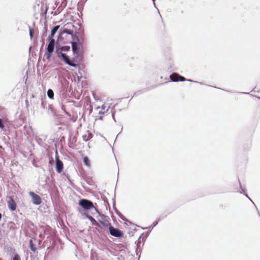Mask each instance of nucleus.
<instances>
[{
    "label": "nucleus",
    "instance_id": "obj_1",
    "mask_svg": "<svg viewBox=\"0 0 260 260\" xmlns=\"http://www.w3.org/2000/svg\"><path fill=\"white\" fill-rule=\"evenodd\" d=\"M70 46H66L62 47L60 48L61 51H60L59 50H57V56L59 58L61 59L62 60H63L66 63H67L69 66H72V67H77V64L72 62L71 61V60L69 59V57L66 54L62 52L68 51L69 50H70Z\"/></svg>",
    "mask_w": 260,
    "mask_h": 260
},
{
    "label": "nucleus",
    "instance_id": "obj_2",
    "mask_svg": "<svg viewBox=\"0 0 260 260\" xmlns=\"http://www.w3.org/2000/svg\"><path fill=\"white\" fill-rule=\"evenodd\" d=\"M79 204L85 210H89L94 207L91 202L85 199L80 200Z\"/></svg>",
    "mask_w": 260,
    "mask_h": 260
},
{
    "label": "nucleus",
    "instance_id": "obj_3",
    "mask_svg": "<svg viewBox=\"0 0 260 260\" xmlns=\"http://www.w3.org/2000/svg\"><path fill=\"white\" fill-rule=\"evenodd\" d=\"M108 225H109L110 233L112 236L117 238L121 237L122 236V233L120 230L111 226L110 224H107V226Z\"/></svg>",
    "mask_w": 260,
    "mask_h": 260
},
{
    "label": "nucleus",
    "instance_id": "obj_4",
    "mask_svg": "<svg viewBox=\"0 0 260 260\" xmlns=\"http://www.w3.org/2000/svg\"><path fill=\"white\" fill-rule=\"evenodd\" d=\"M55 160L56 171L57 172L60 173L63 170V162L59 159V156L58 155L57 152H56Z\"/></svg>",
    "mask_w": 260,
    "mask_h": 260
},
{
    "label": "nucleus",
    "instance_id": "obj_5",
    "mask_svg": "<svg viewBox=\"0 0 260 260\" xmlns=\"http://www.w3.org/2000/svg\"><path fill=\"white\" fill-rule=\"evenodd\" d=\"M29 194L32 198V202L34 204L38 205L41 204L42 200L39 196L32 191L29 192Z\"/></svg>",
    "mask_w": 260,
    "mask_h": 260
},
{
    "label": "nucleus",
    "instance_id": "obj_6",
    "mask_svg": "<svg viewBox=\"0 0 260 260\" xmlns=\"http://www.w3.org/2000/svg\"><path fill=\"white\" fill-rule=\"evenodd\" d=\"M170 79L172 81L177 82L178 81H184L186 79L182 76L179 75L177 73H174L170 76Z\"/></svg>",
    "mask_w": 260,
    "mask_h": 260
},
{
    "label": "nucleus",
    "instance_id": "obj_7",
    "mask_svg": "<svg viewBox=\"0 0 260 260\" xmlns=\"http://www.w3.org/2000/svg\"><path fill=\"white\" fill-rule=\"evenodd\" d=\"M8 205L9 209L11 211H14L16 209V204L15 201L12 197L9 198V200L8 202Z\"/></svg>",
    "mask_w": 260,
    "mask_h": 260
},
{
    "label": "nucleus",
    "instance_id": "obj_8",
    "mask_svg": "<svg viewBox=\"0 0 260 260\" xmlns=\"http://www.w3.org/2000/svg\"><path fill=\"white\" fill-rule=\"evenodd\" d=\"M72 50L73 51L74 55L77 57L79 55V50L78 44L76 42L72 43Z\"/></svg>",
    "mask_w": 260,
    "mask_h": 260
},
{
    "label": "nucleus",
    "instance_id": "obj_9",
    "mask_svg": "<svg viewBox=\"0 0 260 260\" xmlns=\"http://www.w3.org/2000/svg\"><path fill=\"white\" fill-rule=\"evenodd\" d=\"M109 107L105 104L102 105V107H98L96 108L97 110H99V113L101 115L104 114L107 111H108Z\"/></svg>",
    "mask_w": 260,
    "mask_h": 260
},
{
    "label": "nucleus",
    "instance_id": "obj_10",
    "mask_svg": "<svg viewBox=\"0 0 260 260\" xmlns=\"http://www.w3.org/2000/svg\"><path fill=\"white\" fill-rule=\"evenodd\" d=\"M55 44V40L54 39H51V41H49V44L47 47V51L48 52H53Z\"/></svg>",
    "mask_w": 260,
    "mask_h": 260
},
{
    "label": "nucleus",
    "instance_id": "obj_11",
    "mask_svg": "<svg viewBox=\"0 0 260 260\" xmlns=\"http://www.w3.org/2000/svg\"><path fill=\"white\" fill-rule=\"evenodd\" d=\"M92 137V135L91 133L87 132L84 135L82 136L83 140L85 141H87L88 140L91 139Z\"/></svg>",
    "mask_w": 260,
    "mask_h": 260
},
{
    "label": "nucleus",
    "instance_id": "obj_12",
    "mask_svg": "<svg viewBox=\"0 0 260 260\" xmlns=\"http://www.w3.org/2000/svg\"><path fill=\"white\" fill-rule=\"evenodd\" d=\"M86 217L91 221L92 224L97 226H100L99 223L94 219L93 217L88 215H87Z\"/></svg>",
    "mask_w": 260,
    "mask_h": 260
},
{
    "label": "nucleus",
    "instance_id": "obj_13",
    "mask_svg": "<svg viewBox=\"0 0 260 260\" xmlns=\"http://www.w3.org/2000/svg\"><path fill=\"white\" fill-rule=\"evenodd\" d=\"M47 95L50 99H53L54 93L53 90L51 89H49L47 91Z\"/></svg>",
    "mask_w": 260,
    "mask_h": 260
},
{
    "label": "nucleus",
    "instance_id": "obj_14",
    "mask_svg": "<svg viewBox=\"0 0 260 260\" xmlns=\"http://www.w3.org/2000/svg\"><path fill=\"white\" fill-rule=\"evenodd\" d=\"M83 161L86 166L87 167H90V160H89L88 158L86 156L84 157L83 158Z\"/></svg>",
    "mask_w": 260,
    "mask_h": 260
},
{
    "label": "nucleus",
    "instance_id": "obj_15",
    "mask_svg": "<svg viewBox=\"0 0 260 260\" xmlns=\"http://www.w3.org/2000/svg\"><path fill=\"white\" fill-rule=\"evenodd\" d=\"M59 28V25H57L54 26L52 29L51 30V32L52 33V35H55V34L58 28Z\"/></svg>",
    "mask_w": 260,
    "mask_h": 260
},
{
    "label": "nucleus",
    "instance_id": "obj_16",
    "mask_svg": "<svg viewBox=\"0 0 260 260\" xmlns=\"http://www.w3.org/2000/svg\"><path fill=\"white\" fill-rule=\"evenodd\" d=\"M52 52H47L46 53H45V56H46V58L48 59H49L51 56V54H52Z\"/></svg>",
    "mask_w": 260,
    "mask_h": 260
},
{
    "label": "nucleus",
    "instance_id": "obj_17",
    "mask_svg": "<svg viewBox=\"0 0 260 260\" xmlns=\"http://www.w3.org/2000/svg\"><path fill=\"white\" fill-rule=\"evenodd\" d=\"M13 260H20V258L18 255L16 254L14 256Z\"/></svg>",
    "mask_w": 260,
    "mask_h": 260
},
{
    "label": "nucleus",
    "instance_id": "obj_18",
    "mask_svg": "<svg viewBox=\"0 0 260 260\" xmlns=\"http://www.w3.org/2000/svg\"><path fill=\"white\" fill-rule=\"evenodd\" d=\"M30 249L32 250V251H35V247L32 246V241H30Z\"/></svg>",
    "mask_w": 260,
    "mask_h": 260
},
{
    "label": "nucleus",
    "instance_id": "obj_19",
    "mask_svg": "<svg viewBox=\"0 0 260 260\" xmlns=\"http://www.w3.org/2000/svg\"><path fill=\"white\" fill-rule=\"evenodd\" d=\"M29 35H30V38L32 39V37H33L32 31V29L30 28L29 29Z\"/></svg>",
    "mask_w": 260,
    "mask_h": 260
},
{
    "label": "nucleus",
    "instance_id": "obj_20",
    "mask_svg": "<svg viewBox=\"0 0 260 260\" xmlns=\"http://www.w3.org/2000/svg\"><path fill=\"white\" fill-rule=\"evenodd\" d=\"M4 126L2 122V120L1 119H0V128H4Z\"/></svg>",
    "mask_w": 260,
    "mask_h": 260
},
{
    "label": "nucleus",
    "instance_id": "obj_21",
    "mask_svg": "<svg viewBox=\"0 0 260 260\" xmlns=\"http://www.w3.org/2000/svg\"><path fill=\"white\" fill-rule=\"evenodd\" d=\"M65 32L68 34H72V31L69 29H67Z\"/></svg>",
    "mask_w": 260,
    "mask_h": 260
},
{
    "label": "nucleus",
    "instance_id": "obj_22",
    "mask_svg": "<svg viewBox=\"0 0 260 260\" xmlns=\"http://www.w3.org/2000/svg\"><path fill=\"white\" fill-rule=\"evenodd\" d=\"M54 35H52V33L51 32L50 36L49 37V40L51 41V39H53V37Z\"/></svg>",
    "mask_w": 260,
    "mask_h": 260
},
{
    "label": "nucleus",
    "instance_id": "obj_23",
    "mask_svg": "<svg viewBox=\"0 0 260 260\" xmlns=\"http://www.w3.org/2000/svg\"><path fill=\"white\" fill-rule=\"evenodd\" d=\"M157 224V222H156V223L153 224L152 228H154Z\"/></svg>",
    "mask_w": 260,
    "mask_h": 260
},
{
    "label": "nucleus",
    "instance_id": "obj_24",
    "mask_svg": "<svg viewBox=\"0 0 260 260\" xmlns=\"http://www.w3.org/2000/svg\"><path fill=\"white\" fill-rule=\"evenodd\" d=\"M188 81H189V82H194V81L191 80H188ZM194 82H197L194 81Z\"/></svg>",
    "mask_w": 260,
    "mask_h": 260
},
{
    "label": "nucleus",
    "instance_id": "obj_25",
    "mask_svg": "<svg viewBox=\"0 0 260 260\" xmlns=\"http://www.w3.org/2000/svg\"><path fill=\"white\" fill-rule=\"evenodd\" d=\"M245 196H246L247 198H248V199H249L251 201V200L249 198V197L248 196V195H247V194H245Z\"/></svg>",
    "mask_w": 260,
    "mask_h": 260
},
{
    "label": "nucleus",
    "instance_id": "obj_26",
    "mask_svg": "<svg viewBox=\"0 0 260 260\" xmlns=\"http://www.w3.org/2000/svg\"><path fill=\"white\" fill-rule=\"evenodd\" d=\"M152 1H153V4H154V5H155V0H152Z\"/></svg>",
    "mask_w": 260,
    "mask_h": 260
},
{
    "label": "nucleus",
    "instance_id": "obj_27",
    "mask_svg": "<svg viewBox=\"0 0 260 260\" xmlns=\"http://www.w3.org/2000/svg\"><path fill=\"white\" fill-rule=\"evenodd\" d=\"M1 218H2V215H1V214L0 213V219H1Z\"/></svg>",
    "mask_w": 260,
    "mask_h": 260
}]
</instances>
